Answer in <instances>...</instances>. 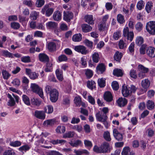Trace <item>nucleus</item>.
<instances>
[{
  "instance_id": "29",
  "label": "nucleus",
  "mask_w": 155,
  "mask_h": 155,
  "mask_svg": "<svg viewBox=\"0 0 155 155\" xmlns=\"http://www.w3.org/2000/svg\"><path fill=\"white\" fill-rule=\"evenodd\" d=\"M54 119L48 120L44 121L43 125L46 127L51 126L54 125Z\"/></svg>"
},
{
  "instance_id": "46",
  "label": "nucleus",
  "mask_w": 155,
  "mask_h": 155,
  "mask_svg": "<svg viewBox=\"0 0 155 155\" xmlns=\"http://www.w3.org/2000/svg\"><path fill=\"white\" fill-rule=\"evenodd\" d=\"M92 58L94 62L96 63L98 62L100 59L98 53L97 52L94 53L92 55Z\"/></svg>"
},
{
  "instance_id": "18",
  "label": "nucleus",
  "mask_w": 155,
  "mask_h": 155,
  "mask_svg": "<svg viewBox=\"0 0 155 155\" xmlns=\"http://www.w3.org/2000/svg\"><path fill=\"white\" fill-rule=\"evenodd\" d=\"M39 58L40 60L43 62H47L49 60L48 56L44 53L40 54L39 55Z\"/></svg>"
},
{
  "instance_id": "10",
  "label": "nucleus",
  "mask_w": 155,
  "mask_h": 155,
  "mask_svg": "<svg viewBox=\"0 0 155 155\" xmlns=\"http://www.w3.org/2000/svg\"><path fill=\"white\" fill-rule=\"evenodd\" d=\"M34 116L37 118L41 120H44L45 117L44 111L42 110H36L35 112Z\"/></svg>"
},
{
  "instance_id": "42",
  "label": "nucleus",
  "mask_w": 155,
  "mask_h": 155,
  "mask_svg": "<svg viewBox=\"0 0 155 155\" xmlns=\"http://www.w3.org/2000/svg\"><path fill=\"white\" fill-rule=\"evenodd\" d=\"M117 21L120 24H123L124 23L125 21L124 16L120 14H118L117 15Z\"/></svg>"
},
{
  "instance_id": "5",
  "label": "nucleus",
  "mask_w": 155,
  "mask_h": 155,
  "mask_svg": "<svg viewBox=\"0 0 155 155\" xmlns=\"http://www.w3.org/2000/svg\"><path fill=\"white\" fill-rule=\"evenodd\" d=\"M146 29L148 33L151 35H155V21H150L146 25Z\"/></svg>"
},
{
  "instance_id": "28",
  "label": "nucleus",
  "mask_w": 155,
  "mask_h": 155,
  "mask_svg": "<svg viewBox=\"0 0 155 155\" xmlns=\"http://www.w3.org/2000/svg\"><path fill=\"white\" fill-rule=\"evenodd\" d=\"M81 39L82 35L80 33L76 34L72 37V40L74 42H79L81 41Z\"/></svg>"
},
{
  "instance_id": "60",
  "label": "nucleus",
  "mask_w": 155,
  "mask_h": 155,
  "mask_svg": "<svg viewBox=\"0 0 155 155\" xmlns=\"http://www.w3.org/2000/svg\"><path fill=\"white\" fill-rule=\"evenodd\" d=\"M143 25L140 22H138L135 25V28L138 31H140L142 30Z\"/></svg>"
},
{
  "instance_id": "44",
  "label": "nucleus",
  "mask_w": 155,
  "mask_h": 155,
  "mask_svg": "<svg viewBox=\"0 0 155 155\" xmlns=\"http://www.w3.org/2000/svg\"><path fill=\"white\" fill-rule=\"evenodd\" d=\"M65 131V127L63 126H59L56 129V131L58 133H64Z\"/></svg>"
},
{
  "instance_id": "1",
  "label": "nucleus",
  "mask_w": 155,
  "mask_h": 155,
  "mask_svg": "<svg viewBox=\"0 0 155 155\" xmlns=\"http://www.w3.org/2000/svg\"><path fill=\"white\" fill-rule=\"evenodd\" d=\"M45 92L47 94H49L50 96V99L53 103L56 102L58 99L59 93L55 89H53L51 87L47 85L45 87Z\"/></svg>"
},
{
  "instance_id": "38",
  "label": "nucleus",
  "mask_w": 155,
  "mask_h": 155,
  "mask_svg": "<svg viewBox=\"0 0 155 155\" xmlns=\"http://www.w3.org/2000/svg\"><path fill=\"white\" fill-rule=\"evenodd\" d=\"M141 85L144 88H147L150 85V82L148 79H145L142 81Z\"/></svg>"
},
{
  "instance_id": "15",
  "label": "nucleus",
  "mask_w": 155,
  "mask_h": 155,
  "mask_svg": "<svg viewBox=\"0 0 155 155\" xmlns=\"http://www.w3.org/2000/svg\"><path fill=\"white\" fill-rule=\"evenodd\" d=\"M113 134L115 139L118 141H121L123 139L122 134L118 132L116 129H114L113 130Z\"/></svg>"
},
{
  "instance_id": "57",
  "label": "nucleus",
  "mask_w": 155,
  "mask_h": 155,
  "mask_svg": "<svg viewBox=\"0 0 155 155\" xmlns=\"http://www.w3.org/2000/svg\"><path fill=\"white\" fill-rule=\"evenodd\" d=\"M119 48L120 49H124L126 48V44L124 41L123 40H120L118 43Z\"/></svg>"
},
{
  "instance_id": "11",
  "label": "nucleus",
  "mask_w": 155,
  "mask_h": 155,
  "mask_svg": "<svg viewBox=\"0 0 155 155\" xmlns=\"http://www.w3.org/2000/svg\"><path fill=\"white\" fill-rule=\"evenodd\" d=\"M73 17V14L71 12H64L63 19L67 21H70Z\"/></svg>"
},
{
  "instance_id": "56",
  "label": "nucleus",
  "mask_w": 155,
  "mask_h": 155,
  "mask_svg": "<svg viewBox=\"0 0 155 155\" xmlns=\"http://www.w3.org/2000/svg\"><path fill=\"white\" fill-rule=\"evenodd\" d=\"M2 53L4 56L8 58H13V54L12 53L9 52L7 50H4L2 51Z\"/></svg>"
},
{
  "instance_id": "21",
  "label": "nucleus",
  "mask_w": 155,
  "mask_h": 155,
  "mask_svg": "<svg viewBox=\"0 0 155 155\" xmlns=\"http://www.w3.org/2000/svg\"><path fill=\"white\" fill-rule=\"evenodd\" d=\"M95 116L96 120L100 122L102 120H107V117L105 116H103V114L99 111L96 114Z\"/></svg>"
},
{
  "instance_id": "58",
  "label": "nucleus",
  "mask_w": 155,
  "mask_h": 155,
  "mask_svg": "<svg viewBox=\"0 0 155 155\" xmlns=\"http://www.w3.org/2000/svg\"><path fill=\"white\" fill-rule=\"evenodd\" d=\"M21 145V142L18 140L14 142H11L10 143V145L11 146L15 147H19Z\"/></svg>"
},
{
  "instance_id": "40",
  "label": "nucleus",
  "mask_w": 155,
  "mask_h": 155,
  "mask_svg": "<svg viewBox=\"0 0 155 155\" xmlns=\"http://www.w3.org/2000/svg\"><path fill=\"white\" fill-rule=\"evenodd\" d=\"M143 42V39L141 36H138L136 38L135 43L138 46H141Z\"/></svg>"
},
{
  "instance_id": "45",
  "label": "nucleus",
  "mask_w": 155,
  "mask_h": 155,
  "mask_svg": "<svg viewBox=\"0 0 155 155\" xmlns=\"http://www.w3.org/2000/svg\"><path fill=\"white\" fill-rule=\"evenodd\" d=\"M22 99L25 104L29 106L30 104L29 97L26 95L24 94L22 96Z\"/></svg>"
},
{
  "instance_id": "55",
  "label": "nucleus",
  "mask_w": 155,
  "mask_h": 155,
  "mask_svg": "<svg viewBox=\"0 0 155 155\" xmlns=\"http://www.w3.org/2000/svg\"><path fill=\"white\" fill-rule=\"evenodd\" d=\"M147 45L146 44H143L141 45L140 48V53L141 54H145L146 49L147 48Z\"/></svg>"
},
{
  "instance_id": "9",
  "label": "nucleus",
  "mask_w": 155,
  "mask_h": 155,
  "mask_svg": "<svg viewBox=\"0 0 155 155\" xmlns=\"http://www.w3.org/2000/svg\"><path fill=\"white\" fill-rule=\"evenodd\" d=\"M146 54L151 58L155 57V48L151 46H149L146 49Z\"/></svg>"
},
{
  "instance_id": "2",
  "label": "nucleus",
  "mask_w": 155,
  "mask_h": 155,
  "mask_svg": "<svg viewBox=\"0 0 155 155\" xmlns=\"http://www.w3.org/2000/svg\"><path fill=\"white\" fill-rule=\"evenodd\" d=\"M61 42L58 40H53L48 43V48L50 51H54L60 46Z\"/></svg>"
},
{
  "instance_id": "17",
  "label": "nucleus",
  "mask_w": 155,
  "mask_h": 155,
  "mask_svg": "<svg viewBox=\"0 0 155 155\" xmlns=\"http://www.w3.org/2000/svg\"><path fill=\"white\" fill-rule=\"evenodd\" d=\"M46 25L48 28L55 29L58 27V24L54 22L50 21L46 23Z\"/></svg>"
},
{
  "instance_id": "37",
  "label": "nucleus",
  "mask_w": 155,
  "mask_h": 155,
  "mask_svg": "<svg viewBox=\"0 0 155 155\" xmlns=\"http://www.w3.org/2000/svg\"><path fill=\"white\" fill-rule=\"evenodd\" d=\"M100 111H99L101 113L103 114V116H105L107 118V114L109 112V110L107 107H104L100 109Z\"/></svg>"
},
{
  "instance_id": "6",
  "label": "nucleus",
  "mask_w": 155,
  "mask_h": 155,
  "mask_svg": "<svg viewBox=\"0 0 155 155\" xmlns=\"http://www.w3.org/2000/svg\"><path fill=\"white\" fill-rule=\"evenodd\" d=\"M123 35L124 36L127 38L128 40L132 41L134 36V34L133 31H129V28L126 27L123 30Z\"/></svg>"
},
{
  "instance_id": "63",
  "label": "nucleus",
  "mask_w": 155,
  "mask_h": 155,
  "mask_svg": "<svg viewBox=\"0 0 155 155\" xmlns=\"http://www.w3.org/2000/svg\"><path fill=\"white\" fill-rule=\"evenodd\" d=\"M33 3V2L31 0H24L23 1V4L29 7H32Z\"/></svg>"
},
{
  "instance_id": "43",
  "label": "nucleus",
  "mask_w": 155,
  "mask_h": 155,
  "mask_svg": "<svg viewBox=\"0 0 155 155\" xmlns=\"http://www.w3.org/2000/svg\"><path fill=\"white\" fill-rule=\"evenodd\" d=\"M122 57V54L121 52H119L117 51L115 53L114 56V59L117 61H119L121 59Z\"/></svg>"
},
{
  "instance_id": "3",
  "label": "nucleus",
  "mask_w": 155,
  "mask_h": 155,
  "mask_svg": "<svg viewBox=\"0 0 155 155\" xmlns=\"http://www.w3.org/2000/svg\"><path fill=\"white\" fill-rule=\"evenodd\" d=\"M30 87L33 92L38 94L43 99L44 98L42 89L40 87L38 84L35 83H31Z\"/></svg>"
},
{
  "instance_id": "34",
  "label": "nucleus",
  "mask_w": 155,
  "mask_h": 155,
  "mask_svg": "<svg viewBox=\"0 0 155 155\" xmlns=\"http://www.w3.org/2000/svg\"><path fill=\"white\" fill-rule=\"evenodd\" d=\"M69 143L71 146L73 147H77L78 146H81L82 145L81 141L80 140H77L74 142L71 141L69 142Z\"/></svg>"
},
{
  "instance_id": "51",
  "label": "nucleus",
  "mask_w": 155,
  "mask_h": 155,
  "mask_svg": "<svg viewBox=\"0 0 155 155\" xmlns=\"http://www.w3.org/2000/svg\"><path fill=\"white\" fill-rule=\"evenodd\" d=\"M103 137L104 139L106 141H109L111 140V139L110 137V133L108 131H107L104 132Z\"/></svg>"
},
{
  "instance_id": "27",
  "label": "nucleus",
  "mask_w": 155,
  "mask_h": 155,
  "mask_svg": "<svg viewBox=\"0 0 155 155\" xmlns=\"http://www.w3.org/2000/svg\"><path fill=\"white\" fill-rule=\"evenodd\" d=\"M81 27L83 31L84 32H89L92 29V27L87 24H84L82 25Z\"/></svg>"
},
{
  "instance_id": "20",
  "label": "nucleus",
  "mask_w": 155,
  "mask_h": 155,
  "mask_svg": "<svg viewBox=\"0 0 155 155\" xmlns=\"http://www.w3.org/2000/svg\"><path fill=\"white\" fill-rule=\"evenodd\" d=\"M85 21L90 25L94 24V20L92 15H87L84 18Z\"/></svg>"
},
{
  "instance_id": "16",
  "label": "nucleus",
  "mask_w": 155,
  "mask_h": 155,
  "mask_svg": "<svg viewBox=\"0 0 155 155\" xmlns=\"http://www.w3.org/2000/svg\"><path fill=\"white\" fill-rule=\"evenodd\" d=\"M127 100L124 98H119L117 101L118 105L120 107H124L127 104Z\"/></svg>"
},
{
  "instance_id": "64",
  "label": "nucleus",
  "mask_w": 155,
  "mask_h": 155,
  "mask_svg": "<svg viewBox=\"0 0 155 155\" xmlns=\"http://www.w3.org/2000/svg\"><path fill=\"white\" fill-rule=\"evenodd\" d=\"M11 27L12 28L18 29L20 28V25L18 23L13 22L11 23Z\"/></svg>"
},
{
  "instance_id": "24",
  "label": "nucleus",
  "mask_w": 155,
  "mask_h": 155,
  "mask_svg": "<svg viewBox=\"0 0 155 155\" xmlns=\"http://www.w3.org/2000/svg\"><path fill=\"white\" fill-rule=\"evenodd\" d=\"M55 73L58 79L60 81H62L63 79L62 71L57 69L55 71Z\"/></svg>"
},
{
  "instance_id": "14",
  "label": "nucleus",
  "mask_w": 155,
  "mask_h": 155,
  "mask_svg": "<svg viewBox=\"0 0 155 155\" xmlns=\"http://www.w3.org/2000/svg\"><path fill=\"white\" fill-rule=\"evenodd\" d=\"M130 87L127 86L123 85L122 88V93L123 96L124 97H127L131 93L129 90Z\"/></svg>"
},
{
  "instance_id": "53",
  "label": "nucleus",
  "mask_w": 155,
  "mask_h": 155,
  "mask_svg": "<svg viewBox=\"0 0 155 155\" xmlns=\"http://www.w3.org/2000/svg\"><path fill=\"white\" fill-rule=\"evenodd\" d=\"M74 132L73 131H69L64 134L63 137L64 138H72L74 136Z\"/></svg>"
},
{
  "instance_id": "32",
  "label": "nucleus",
  "mask_w": 155,
  "mask_h": 155,
  "mask_svg": "<svg viewBox=\"0 0 155 155\" xmlns=\"http://www.w3.org/2000/svg\"><path fill=\"white\" fill-rule=\"evenodd\" d=\"M66 142V141L63 140H51L49 142L53 145H57L58 144H64Z\"/></svg>"
},
{
  "instance_id": "41",
  "label": "nucleus",
  "mask_w": 155,
  "mask_h": 155,
  "mask_svg": "<svg viewBox=\"0 0 155 155\" xmlns=\"http://www.w3.org/2000/svg\"><path fill=\"white\" fill-rule=\"evenodd\" d=\"M96 69L97 71H99L102 73L105 71V67L103 64H100L97 66Z\"/></svg>"
},
{
  "instance_id": "23",
  "label": "nucleus",
  "mask_w": 155,
  "mask_h": 155,
  "mask_svg": "<svg viewBox=\"0 0 155 155\" xmlns=\"http://www.w3.org/2000/svg\"><path fill=\"white\" fill-rule=\"evenodd\" d=\"M132 152H131L130 149L129 147H124L121 152L122 155H131Z\"/></svg>"
},
{
  "instance_id": "36",
  "label": "nucleus",
  "mask_w": 155,
  "mask_h": 155,
  "mask_svg": "<svg viewBox=\"0 0 155 155\" xmlns=\"http://www.w3.org/2000/svg\"><path fill=\"white\" fill-rule=\"evenodd\" d=\"M135 44L133 42H132L129 47L128 50V52L131 54H134V48Z\"/></svg>"
},
{
  "instance_id": "31",
  "label": "nucleus",
  "mask_w": 155,
  "mask_h": 155,
  "mask_svg": "<svg viewBox=\"0 0 155 155\" xmlns=\"http://www.w3.org/2000/svg\"><path fill=\"white\" fill-rule=\"evenodd\" d=\"M2 74L4 80H8L11 76V74L8 71L4 70L2 71Z\"/></svg>"
},
{
  "instance_id": "8",
  "label": "nucleus",
  "mask_w": 155,
  "mask_h": 155,
  "mask_svg": "<svg viewBox=\"0 0 155 155\" xmlns=\"http://www.w3.org/2000/svg\"><path fill=\"white\" fill-rule=\"evenodd\" d=\"M54 9L52 8H49L47 5H45L42 9L41 12L44 14L45 13V15L48 17H49L53 13Z\"/></svg>"
},
{
  "instance_id": "33",
  "label": "nucleus",
  "mask_w": 155,
  "mask_h": 155,
  "mask_svg": "<svg viewBox=\"0 0 155 155\" xmlns=\"http://www.w3.org/2000/svg\"><path fill=\"white\" fill-rule=\"evenodd\" d=\"M153 6V3L151 2H148L146 5L145 9L146 11L148 13H150Z\"/></svg>"
},
{
  "instance_id": "48",
  "label": "nucleus",
  "mask_w": 155,
  "mask_h": 155,
  "mask_svg": "<svg viewBox=\"0 0 155 155\" xmlns=\"http://www.w3.org/2000/svg\"><path fill=\"white\" fill-rule=\"evenodd\" d=\"M3 155H16L14 150L12 149L6 150Z\"/></svg>"
},
{
  "instance_id": "25",
  "label": "nucleus",
  "mask_w": 155,
  "mask_h": 155,
  "mask_svg": "<svg viewBox=\"0 0 155 155\" xmlns=\"http://www.w3.org/2000/svg\"><path fill=\"white\" fill-rule=\"evenodd\" d=\"M61 15L58 11H55L53 15V18L55 21H58L61 19Z\"/></svg>"
},
{
  "instance_id": "22",
  "label": "nucleus",
  "mask_w": 155,
  "mask_h": 155,
  "mask_svg": "<svg viewBox=\"0 0 155 155\" xmlns=\"http://www.w3.org/2000/svg\"><path fill=\"white\" fill-rule=\"evenodd\" d=\"M7 97L9 99V100L7 102V105L10 106H14L15 104V102L14 98L13 97L12 95L9 94H8Z\"/></svg>"
},
{
  "instance_id": "49",
  "label": "nucleus",
  "mask_w": 155,
  "mask_h": 155,
  "mask_svg": "<svg viewBox=\"0 0 155 155\" xmlns=\"http://www.w3.org/2000/svg\"><path fill=\"white\" fill-rule=\"evenodd\" d=\"M52 64L51 63H48L46 64L45 71L46 72H51L52 71Z\"/></svg>"
},
{
  "instance_id": "30",
  "label": "nucleus",
  "mask_w": 155,
  "mask_h": 155,
  "mask_svg": "<svg viewBox=\"0 0 155 155\" xmlns=\"http://www.w3.org/2000/svg\"><path fill=\"white\" fill-rule=\"evenodd\" d=\"M44 110L45 113L49 114L53 112V108L52 106L51 105H48L44 108Z\"/></svg>"
},
{
  "instance_id": "13",
  "label": "nucleus",
  "mask_w": 155,
  "mask_h": 155,
  "mask_svg": "<svg viewBox=\"0 0 155 155\" xmlns=\"http://www.w3.org/2000/svg\"><path fill=\"white\" fill-rule=\"evenodd\" d=\"M109 144L107 142L104 143L100 146L101 153H106L109 150Z\"/></svg>"
},
{
  "instance_id": "59",
  "label": "nucleus",
  "mask_w": 155,
  "mask_h": 155,
  "mask_svg": "<svg viewBox=\"0 0 155 155\" xmlns=\"http://www.w3.org/2000/svg\"><path fill=\"white\" fill-rule=\"evenodd\" d=\"M144 5V3L142 0L139 1L137 5V8L139 10H140L143 8Z\"/></svg>"
},
{
  "instance_id": "61",
  "label": "nucleus",
  "mask_w": 155,
  "mask_h": 155,
  "mask_svg": "<svg viewBox=\"0 0 155 155\" xmlns=\"http://www.w3.org/2000/svg\"><path fill=\"white\" fill-rule=\"evenodd\" d=\"M21 61L24 63H28L30 62L31 59L29 56H23L21 58Z\"/></svg>"
},
{
  "instance_id": "26",
  "label": "nucleus",
  "mask_w": 155,
  "mask_h": 155,
  "mask_svg": "<svg viewBox=\"0 0 155 155\" xmlns=\"http://www.w3.org/2000/svg\"><path fill=\"white\" fill-rule=\"evenodd\" d=\"M108 26L107 25L106 26V23L105 22H101L98 25V29L100 31L107 30Z\"/></svg>"
},
{
  "instance_id": "4",
  "label": "nucleus",
  "mask_w": 155,
  "mask_h": 155,
  "mask_svg": "<svg viewBox=\"0 0 155 155\" xmlns=\"http://www.w3.org/2000/svg\"><path fill=\"white\" fill-rule=\"evenodd\" d=\"M138 69L139 72L138 74V77L142 79L145 77L146 74L149 71L148 68H146L142 64H139L138 67Z\"/></svg>"
},
{
  "instance_id": "52",
  "label": "nucleus",
  "mask_w": 155,
  "mask_h": 155,
  "mask_svg": "<svg viewBox=\"0 0 155 155\" xmlns=\"http://www.w3.org/2000/svg\"><path fill=\"white\" fill-rule=\"evenodd\" d=\"M105 78H101L98 80V83L99 86L101 87H103L105 86Z\"/></svg>"
},
{
  "instance_id": "47",
  "label": "nucleus",
  "mask_w": 155,
  "mask_h": 155,
  "mask_svg": "<svg viewBox=\"0 0 155 155\" xmlns=\"http://www.w3.org/2000/svg\"><path fill=\"white\" fill-rule=\"evenodd\" d=\"M30 148V146L27 144H25L20 147L18 149V150L21 152L23 151L26 152Z\"/></svg>"
},
{
  "instance_id": "39",
  "label": "nucleus",
  "mask_w": 155,
  "mask_h": 155,
  "mask_svg": "<svg viewBox=\"0 0 155 155\" xmlns=\"http://www.w3.org/2000/svg\"><path fill=\"white\" fill-rule=\"evenodd\" d=\"M113 74L114 75L117 77L122 76L123 75V72L120 69H116L113 71Z\"/></svg>"
},
{
  "instance_id": "35",
  "label": "nucleus",
  "mask_w": 155,
  "mask_h": 155,
  "mask_svg": "<svg viewBox=\"0 0 155 155\" xmlns=\"http://www.w3.org/2000/svg\"><path fill=\"white\" fill-rule=\"evenodd\" d=\"M146 106L147 108L149 110L153 109L155 107L153 102L150 100H148L147 102Z\"/></svg>"
},
{
  "instance_id": "12",
  "label": "nucleus",
  "mask_w": 155,
  "mask_h": 155,
  "mask_svg": "<svg viewBox=\"0 0 155 155\" xmlns=\"http://www.w3.org/2000/svg\"><path fill=\"white\" fill-rule=\"evenodd\" d=\"M75 51L81 53L83 54H85L87 53V51L86 50L85 47L82 45H78L75 46L74 48Z\"/></svg>"
},
{
  "instance_id": "62",
  "label": "nucleus",
  "mask_w": 155,
  "mask_h": 155,
  "mask_svg": "<svg viewBox=\"0 0 155 155\" xmlns=\"http://www.w3.org/2000/svg\"><path fill=\"white\" fill-rule=\"evenodd\" d=\"M87 87L91 89H93L95 86V83L94 81H88L87 84Z\"/></svg>"
},
{
  "instance_id": "7",
  "label": "nucleus",
  "mask_w": 155,
  "mask_h": 155,
  "mask_svg": "<svg viewBox=\"0 0 155 155\" xmlns=\"http://www.w3.org/2000/svg\"><path fill=\"white\" fill-rule=\"evenodd\" d=\"M25 72L31 79L34 80L38 78L39 74L35 72H32L30 69L26 68Z\"/></svg>"
},
{
  "instance_id": "19",
  "label": "nucleus",
  "mask_w": 155,
  "mask_h": 155,
  "mask_svg": "<svg viewBox=\"0 0 155 155\" xmlns=\"http://www.w3.org/2000/svg\"><path fill=\"white\" fill-rule=\"evenodd\" d=\"M104 100L107 102H111L113 100L112 95L110 92H106L104 94Z\"/></svg>"
},
{
  "instance_id": "54",
  "label": "nucleus",
  "mask_w": 155,
  "mask_h": 155,
  "mask_svg": "<svg viewBox=\"0 0 155 155\" xmlns=\"http://www.w3.org/2000/svg\"><path fill=\"white\" fill-rule=\"evenodd\" d=\"M121 35L120 31L118 30L114 33L113 38L115 40H117L120 37Z\"/></svg>"
},
{
  "instance_id": "50",
  "label": "nucleus",
  "mask_w": 155,
  "mask_h": 155,
  "mask_svg": "<svg viewBox=\"0 0 155 155\" xmlns=\"http://www.w3.org/2000/svg\"><path fill=\"white\" fill-rule=\"evenodd\" d=\"M39 14L38 12L36 11H33L31 14L30 17L32 20H35L39 15Z\"/></svg>"
}]
</instances>
